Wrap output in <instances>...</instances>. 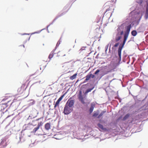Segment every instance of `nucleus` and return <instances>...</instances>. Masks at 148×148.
Masks as SVG:
<instances>
[{
	"mask_svg": "<svg viewBox=\"0 0 148 148\" xmlns=\"http://www.w3.org/2000/svg\"><path fill=\"white\" fill-rule=\"evenodd\" d=\"M128 36V33H125L124 35V40L122 44L119 46L118 49V55L119 56V60L120 61L121 60V51L123 48L125 44L126 41L127 40Z\"/></svg>",
	"mask_w": 148,
	"mask_h": 148,
	"instance_id": "f257e3e1",
	"label": "nucleus"
},
{
	"mask_svg": "<svg viewBox=\"0 0 148 148\" xmlns=\"http://www.w3.org/2000/svg\"><path fill=\"white\" fill-rule=\"evenodd\" d=\"M73 110V109L71 107L65 105L64 107L63 113L65 114H68L70 113Z\"/></svg>",
	"mask_w": 148,
	"mask_h": 148,
	"instance_id": "f03ea898",
	"label": "nucleus"
},
{
	"mask_svg": "<svg viewBox=\"0 0 148 148\" xmlns=\"http://www.w3.org/2000/svg\"><path fill=\"white\" fill-rule=\"evenodd\" d=\"M123 33V31H122L121 32H118L116 34L115 37V40L116 42L118 41L122 38L121 36Z\"/></svg>",
	"mask_w": 148,
	"mask_h": 148,
	"instance_id": "7ed1b4c3",
	"label": "nucleus"
},
{
	"mask_svg": "<svg viewBox=\"0 0 148 148\" xmlns=\"http://www.w3.org/2000/svg\"><path fill=\"white\" fill-rule=\"evenodd\" d=\"M10 101H8L7 103H5L2 104H1V107L2 109L3 110L5 108H7L9 106L11 105L13 102H12L9 103Z\"/></svg>",
	"mask_w": 148,
	"mask_h": 148,
	"instance_id": "20e7f679",
	"label": "nucleus"
},
{
	"mask_svg": "<svg viewBox=\"0 0 148 148\" xmlns=\"http://www.w3.org/2000/svg\"><path fill=\"white\" fill-rule=\"evenodd\" d=\"M78 97L79 101H81L82 103H84L85 102L82 95V91L81 90L79 91V93L78 95Z\"/></svg>",
	"mask_w": 148,
	"mask_h": 148,
	"instance_id": "39448f33",
	"label": "nucleus"
},
{
	"mask_svg": "<svg viewBox=\"0 0 148 148\" xmlns=\"http://www.w3.org/2000/svg\"><path fill=\"white\" fill-rule=\"evenodd\" d=\"M74 104V101L73 100H71L70 99H69L67 102L66 104L67 106H68L69 107H72L73 106Z\"/></svg>",
	"mask_w": 148,
	"mask_h": 148,
	"instance_id": "423d86ee",
	"label": "nucleus"
},
{
	"mask_svg": "<svg viewBox=\"0 0 148 148\" xmlns=\"http://www.w3.org/2000/svg\"><path fill=\"white\" fill-rule=\"evenodd\" d=\"M41 122L40 123H39L38 124V125L37 127H35L34 129L33 130V131L32 132L33 133H35L36 132L37 130H38V129H39L40 126L42 125L41 124Z\"/></svg>",
	"mask_w": 148,
	"mask_h": 148,
	"instance_id": "0eeeda50",
	"label": "nucleus"
},
{
	"mask_svg": "<svg viewBox=\"0 0 148 148\" xmlns=\"http://www.w3.org/2000/svg\"><path fill=\"white\" fill-rule=\"evenodd\" d=\"M97 126L99 128V130L101 131H106V129L104 128L103 126L100 123H98L97 124Z\"/></svg>",
	"mask_w": 148,
	"mask_h": 148,
	"instance_id": "6e6552de",
	"label": "nucleus"
},
{
	"mask_svg": "<svg viewBox=\"0 0 148 148\" xmlns=\"http://www.w3.org/2000/svg\"><path fill=\"white\" fill-rule=\"evenodd\" d=\"M45 128L47 130H49L50 129L51 125L50 123H47L45 125Z\"/></svg>",
	"mask_w": 148,
	"mask_h": 148,
	"instance_id": "1a4fd4ad",
	"label": "nucleus"
},
{
	"mask_svg": "<svg viewBox=\"0 0 148 148\" xmlns=\"http://www.w3.org/2000/svg\"><path fill=\"white\" fill-rule=\"evenodd\" d=\"M91 75L92 74H88L86 75V79L84 81V82H86L90 78Z\"/></svg>",
	"mask_w": 148,
	"mask_h": 148,
	"instance_id": "9d476101",
	"label": "nucleus"
},
{
	"mask_svg": "<svg viewBox=\"0 0 148 148\" xmlns=\"http://www.w3.org/2000/svg\"><path fill=\"white\" fill-rule=\"evenodd\" d=\"M145 17L146 18H148V3L147 4L146 12Z\"/></svg>",
	"mask_w": 148,
	"mask_h": 148,
	"instance_id": "9b49d317",
	"label": "nucleus"
},
{
	"mask_svg": "<svg viewBox=\"0 0 148 148\" xmlns=\"http://www.w3.org/2000/svg\"><path fill=\"white\" fill-rule=\"evenodd\" d=\"M94 105L92 104L89 110V111L90 114L92 112L94 108Z\"/></svg>",
	"mask_w": 148,
	"mask_h": 148,
	"instance_id": "f8f14e48",
	"label": "nucleus"
},
{
	"mask_svg": "<svg viewBox=\"0 0 148 148\" xmlns=\"http://www.w3.org/2000/svg\"><path fill=\"white\" fill-rule=\"evenodd\" d=\"M58 55L59 56H65V54L63 53V52L62 51H60L58 53Z\"/></svg>",
	"mask_w": 148,
	"mask_h": 148,
	"instance_id": "ddd939ff",
	"label": "nucleus"
},
{
	"mask_svg": "<svg viewBox=\"0 0 148 148\" xmlns=\"http://www.w3.org/2000/svg\"><path fill=\"white\" fill-rule=\"evenodd\" d=\"M94 87H93L92 88H88L87 89L86 91L85 92V94H87L88 92H90L94 88Z\"/></svg>",
	"mask_w": 148,
	"mask_h": 148,
	"instance_id": "4468645a",
	"label": "nucleus"
},
{
	"mask_svg": "<svg viewBox=\"0 0 148 148\" xmlns=\"http://www.w3.org/2000/svg\"><path fill=\"white\" fill-rule=\"evenodd\" d=\"M112 9L111 8L109 7V8L107 9L106 11V12H105V13H106L107 12H108V13H111L112 12Z\"/></svg>",
	"mask_w": 148,
	"mask_h": 148,
	"instance_id": "2eb2a0df",
	"label": "nucleus"
},
{
	"mask_svg": "<svg viewBox=\"0 0 148 148\" xmlns=\"http://www.w3.org/2000/svg\"><path fill=\"white\" fill-rule=\"evenodd\" d=\"M77 75V73L71 76L70 77V79H71V80H73L74 79H75Z\"/></svg>",
	"mask_w": 148,
	"mask_h": 148,
	"instance_id": "dca6fc26",
	"label": "nucleus"
},
{
	"mask_svg": "<svg viewBox=\"0 0 148 148\" xmlns=\"http://www.w3.org/2000/svg\"><path fill=\"white\" fill-rule=\"evenodd\" d=\"M131 34L133 36H135L137 34V32L136 30H133L131 32Z\"/></svg>",
	"mask_w": 148,
	"mask_h": 148,
	"instance_id": "f3484780",
	"label": "nucleus"
},
{
	"mask_svg": "<svg viewBox=\"0 0 148 148\" xmlns=\"http://www.w3.org/2000/svg\"><path fill=\"white\" fill-rule=\"evenodd\" d=\"M130 114H126L125 116L123 117V120H126V119H127L128 118V117H129L130 116Z\"/></svg>",
	"mask_w": 148,
	"mask_h": 148,
	"instance_id": "a211bd4d",
	"label": "nucleus"
},
{
	"mask_svg": "<svg viewBox=\"0 0 148 148\" xmlns=\"http://www.w3.org/2000/svg\"><path fill=\"white\" fill-rule=\"evenodd\" d=\"M54 53H51L49 55V59H51L52 58L53 56Z\"/></svg>",
	"mask_w": 148,
	"mask_h": 148,
	"instance_id": "6ab92c4d",
	"label": "nucleus"
},
{
	"mask_svg": "<svg viewBox=\"0 0 148 148\" xmlns=\"http://www.w3.org/2000/svg\"><path fill=\"white\" fill-rule=\"evenodd\" d=\"M105 112L102 111L101 113L99 114V115L98 116L97 118H99L101 117L104 113Z\"/></svg>",
	"mask_w": 148,
	"mask_h": 148,
	"instance_id": "aec40b11",
	"label": "nucleus"
},
{
	"mask_svg": "<svg viewBox=\"0 0 148 148\" xmlns=\"http://www.w3.org/2000/svg\"><path fill=\"white\" fill-rule=\"evenodd\" d=\"M60 101H58L57 100L56 101V104L54 106V108H56V107L57 106H58V105Z\"/></svg>",
	"mask_w": 148,
	"mask_h": 148,
	"instance_id": "412c9836",
	"label": "nucleus"
},
{
	"mask_svg": "<svg viewBox=\"0 0 148 148\" xmlns=\"http://www.w3.org/2000/svg\"><path fill=\"white\" fill-rule=\"evenodd\" d=\"M131 28V25H130L128 26L127 27V30L128 31H129Z\"/></svg>",
	"mask_w": 148,
	"mask_h": 148,
	"instance_id": "4be33fe9",
	"label": "nucleus"
},
{
	"mask_svg": "<svg viewBox=\"0 0 148 148\" xmlns=\"http://www.w3.org/2000/svg\"><path fill=\"white\" fill-rule=\"evenodd\" d=\"M64 96V95H63L61 96L58 99V101H60L62 99V98H63V97Z\"/></svg>",
	"mask_w": 148,
	"mask_h": 148,
	"instance_id": "5701e85b",
	"label": "nucleus"
},
{
	"mask_svg": "<svg viewBox=\"0 0 148 148\" xmlns=\"http://www.w3.org/2000/svg\"><path fill=\"white\" fill-rule=\"evenodd\" d=\"M98 115V113L97 112H95L93 115V117H96Z\"/></svg>",
	"mask_w": 148,
	"mask_h": 148,
	"instance_id": "b1692460",
	"label": "nucleus"
},
{
	"mask_svg": "<svg viewBox=\"0 0 148 148\" xmlns=\"http://www.w3.org/2000/svg\"><path fill=\"white\" fill-rule=\"evenodd\" d=\"M100 71V70L99 69H97L95 73V74L96 75L99 73Z\"/></svg>",
	"mask_w": 148,
	"mask_h": 148,
	"instance_id": "393cba45",
	"label": "nucleus"
},
{
	"mask_svg": "<svg viewBox=\"0 0 148 148\" xmlns=\"http://www.w3.org/2000/svg\"><path fill=\"white\" fill-rule=\"evenodd\" d=\"M119 45V43H116V44H115L114 45V47H117Z\"/></svg>",
	"mask_w": 148,
	"mask_h": 148,
	"instance_id": "a878e982",
	"label": "nucleus"
},
{
	"mask_svg": "<svg viewBox=\"0 0 148 148\" xmlns=\"http://www.w3.org/2000/svg\"><path fill=\"white\" fill-rule=\"evenodd\" d=\"M91 77H92V78H93L95 77V75L92 74Z\"/></svg>",
	"mask_w": 148,
	"mask_h": 148,
	"instance_id": "bb28decb",
	"label": "nucleus"
},
{
	"mask_svg": "<svg viewBox=\"0 0 148 148\" xmlns=\"http://www.w3.org/2000/svg\"><path fill=\"white\" fill-rule=\"evenodd\" d=\"M8 99V98H7L6 99H3L2 100L3 101H4V100H6L7 99Z\"/></svg>",
	"mask_w": 148,
	"mask_h": 148,
	"instance_id": "cd10ccee",
	"label": "nucleus"
},
{
	"mask_svg": "<svg viewBox=\"0 0 148 148\" xmlns=\"http://www.w3.org/2000/svg\"><path fill=\"white\" fill-rule=\"evenodd\" d=\"M95 90H94V91H93V93L95 92Z\"/></svg>",
	"mask_w": 148,
	"mask_h": 148,
	"instance_id": "c85d7f7f",
	"label": "nucleus"
},
{
	"mask_svg": "<svg viewBox=\"0 0 148 148\" xmlns=\"http://www.w3.org/2000/svg\"><path fill=\"white\" fill-rule=\"evenodd\" d=\"M107 73H108V72H107V73H105V74H107Z\"/></svg>",
	"mask_w": 148,
	"mask_h": 148,
	"instance_id": "c756f323",
	"label": "nucleus"
},
{
	"mask_svg": "<svg viewBox=\"0 0 148 148\" xmlns=\"http://www.w3.org/2000/svg\"><path fill=\"white\" fill-rule=\"evenodd\" d=\"M23 47H24V45H23Z\"/></svg>",
	"mask_w": 148,
	"mask_h": 148,
	"instance_id": "7c9ffc66",
	"label": "nucleus"
},
{
	"mask_svg": "<svg viewBox=\"0 0 148 148\" xmlns=\"http://www.w3.org/2000/svg\"><path fill=\"white\" fill-rule=\"evenodd\" d=\"M9 116H8V117H7L6 118H8Z\"/></svg>",
	"mask_w": 148,
	"mask_h": 148,
	"instance_id": "2f4dec72",
	"label": "nucleus"
},
{
	"mask_svg": "<svg viewBox=\"0 0 148 148\" xmlns=\"http://www.w3.org/2000/svg\"><path fill=\"white\" fill-rule=\"evenodd\" d=\"M3 114H4V112H3Z\"/></svg>",
	"mask_w": 148,
	"mask_h": 148,
	"instance_id": "473e14b6",
	"label": "nucleus"
}]
</instances>
